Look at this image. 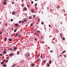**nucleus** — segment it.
Listing matches in <instances>:
<instances>
[{"label":"nucleus","instance_id":"63","mask_svg":"<svg viewBox=\"0 0 67 67\" xmlns=\"http://www.w3.org/2000/svg\"><path fill=\"white\" fill-rule=\"evenodd\" d=\"M66 15H67V14H65V16H66Z\"/></svg>","mask_w":67,"mask_h":67},{"label":"nucleus","instance_id":"54","mask_svg":"<svg viewBox=\"0 0 67 67\" xmlns=\"http://www.w3.org/2000/svg\"><path fill=\"white\" fill-rule=\"evenodd\" d=\"M50 52H51V53H52V52H53L51 50Z\"/></svg>","mask_w":67,"mask_h":67},{"label":"nucleus","instance_id":"18","mask_svg":"<svg viewBox=\"0 0 67 67\" xmlns=\"http://www.w3.org/2000/svg\"><path fill=\"white\" fill-rule=\"evenodd\" d=\"M17 48H16V47H15V48H14V50H16V49Z\"/></svg>","mask_w":67,"mask_h":67},{"label":"nucleus","instance_id":"5","mask_svg":"<svg viewBox=\"0 0 67 67\" xmlns=\"http://www.w3.org/2000/svg\"><path fill=\"white\" fill-rule=\"evenodd\" d=\"M36 57H37V58H38L39 56L38 55H36V56H35Z\"/></svg>","mask_w":67,"mask_h":67},{"label":"nucleus","instance_id":"13","mask_svg":"<svg viewBox=\"0 0 67 67\" xmlns=\"http://www.w3.org/2000/svg\"><path fill=\"white\" fill-rule=\"evenodd\" d=\"M65 52H66L65 51H64L62 53V54H64V53H65Z\"/></svg>","mask_w":67,"mask_h":67},{"label":"nucleus","instance_id":"20","mask_svg":"<svg viewBox=\"0 0 67 67\" xmlns=\"http://www.w3.org/2000/svg\"><path fill=\"white\" fill-rule=\"evenodd\" d=\"M15 14V12H13L12 13V14Z\"/></svg>","mask_w":67,"mask_h":67},{"label":"nucleus","instance_id":"24","mask_svg":"<svg viewBox=\"0 0 67 67\" xmlns=\"http://www.w3.org/2000/svg\"><path fill=\"white\" fill-rule=\"evenodd\" d=\"M33 24H31L30 25V26H33Z\"/></svg>","mask_w":67,"mask_h":67},{"label":"nucleus","instance_id":"36","mask_svg":"<svg viewBox=\"0 0 67 67\" xmlns=\"http://www.w3.org/2000/svg\"><path fill=\"white\" fill-rule=\"evenodd\" d=\"M41 24H42V25H43V24H44V23L43 22H41Z\"/></svg>","mask_w":67,"mask_h":67},{"label":"nucleus","instance_id":"58","mask_svg":"<svg viewBox=\"0 0 67 67\" xmlns=\"http://www.w3.org/2000/svg\"><path fill=\"white\" fill-rule=\"evenodd\" d=\"M22 2H23L24 1V0H22Z\"/></svg>","mask_w":67,"mask_h":67},{"label":"nucleus","instance_id":"43","mask_svg":"<svg viewBox=\"0 0 67 67\" xmlns=\"http://www.w3.org/2000/svg\"><path fill=\"white\" fill-rule=\"evenodd\" d=\"M49 27H51V25H49Z\"/></svg>","mask_w":67,"mask_h":67},{"label":"nucleus","instance_id":"11","mask_svg":"<svg viewBox=\"0 0 67 67\" xmlns=\"http://www.w3.org/2000/svg\"><path fill=\"white\" fill-rule=\"evenodd\" d=\"M19 53H20V51H18L17 52V54L18 55H19Z\"/></svg>","mask_w":67,"mask_h":67},{"label":"nucleus","instance_id":"48","mask_svg":"<svg viewBox=\"0 0 67 67\" xmlns=\"http://www.w3.org/2000/svg\"><path fill=\"white\" fill-rule=\"evenodd\" d=\"M2 32L1 31L0 32V34H2Z\"/></svg>","mask_w":67,"mask_h":67},{"label":"nucleus","instance_id":"60","mask_svg":"<svg viewBox=\"0 0 67 67\" xmlns=\"http://www.w3.org/2000/svg\"><path fill=\"white\" fill-rule=\"evenodd\" d=\"M1 24V22H0V25Z\"/></svg>","mask_w":67,"mask_h":67},{"label":"nucleus","instance_id":"4","mask_svg":"<svg viewBox=\"0 0 67 67\" xmlns=\"http://www.w3.org/2000/svg\"><path fill=\"white\" fill-rule=\"evenodd\" d=\"M15 26H19V24H15Z\"/></svg>","mask_w":67,"mask_h":67},{"label":"nucleus","instance_id":"30","mask_svg":"<svg viewBox=\"0 0 67 67\" xmlns=\"http://www.w3.org/2000/svg\"><path fill=\"white\" fill-rule=\"evenodd\" d=\"M18 37L19 38H20V37H21V36H20V35H19Z\"/></svg>","mask_w":67,"mask_h":67},{"label":"nucleus","instance_id":"19","mask_svg":"<svg viewBox=\"0 0 67 67\" xmlns=\"http://www.w3.org/2000/svg\"><path fill=\"white\" fill-rule=\"evenodd\" d=\"M51 63H52V61H49V64H51Z\"/></svg>","mask_w":67,"mask_h":67},{"label":"nucleus","instance_id":"12","mask_svg":"<svg viewBox=\"0 0 67 67\" xmlns=\"http://www.w3.org/2000/svg\"><path fill=\"white\" fill-rule=\"evenodd\" d=\"M47 66H50V65H49V64L48 63L47 64Z\"/></svg>","mask_w":67,"mask_h":67},{"label":"nucleus","instance_id":"45","mask_svg":"<svg viewBox=\"0 0 67 67\" xmlns=\"http://www.w3.org/2000/svg\"><path fill=\"white\" fill-rule=\"evenodd\" d=\"M40 21V19H38V22Z\"/></svg>","mask_w":67,"mask_h":67},{"label":"nucleus","instance_id":"34","mask_svg":"<svg viewBox=\"0 0 67 67\" xmlns=\"http://www.w3.org/2000/svg\"><path fill=\"white\" fill-rule=\"evenodd\" d=\"M37 32L38 33H40V31L37 30Z\"/></svg>","mask_w":67,"mask_h":67},{"label":"nucleus","instance_id":"32","mask_svg":"<svg viewBox=\"0 0 67 67\" xmlns=\"http://www.w3.org/2000/svg\"><path fill=\"white\" fill-rule=\"evenodd\" d=\"M36 16V15H34V16H33V18H35V16Z\"/></svg>","mask_w":67,"mask_h":67},{"label":"nucleus","instance_id":"28","mask_svg":"<svg viewBox=\"0 0 67 67\" xmlns=\"http://www.w3.org/2000/svg\"><path fill=\"white\" fill-rule=\"evenodd\" d=\"M1 64H4V63L3 62H1Z\"/></svg>","mask_w":67,"mask_h":67},{"label":"nucleus","instance_id":"22","mask_svg":"<svg viewBox=\"0 0 67 67\" xmlns=\"http://www.w3.org/2000/svg\"><path fill=\"white\" fill-rule=\"evenodd\" d=\"M9 41H12V39H9Z\"/></svg>","mask_w":67,"mask_h":67},{"label":"nucleus","instance_id":"51","mask_svg":"<svg viewBox=\"0 0 67 67\" xmlns=\"http://www.w3.org/2000/svg\"><path fill=\"white\" fill-rule=\"evenodd\" d=\"M35 5H36V6H37V3H36L35 4Z\"/></svg>","mask_w":67,"mask_h":67},{"label":"nucleus","instance_id":"7","mask_svg":"<svg viewBox=\"0 0 67 67\" xmlns=\"http://www.w3.org/2000/svg\"><path fill=\"white\" fill-rule=\"evenodd\" d=\"M8 51H12V49L11 48H8Z\"/></svg>","mask_w":67,"mask_h":67},{"label":"nucleus","instance_id":"38","mask_svg":"<svg viewBox=\"0 0 67 67\" xmlns=\"http://www.w3.org/2000/svg\"><path fill=\"white\" fill-rule=\"evenodd\" d=\"M65 38H64V37H63V40H65Z\"/></svg>","mask_w":67,"mask_h":67},{"label":"nucleus","instance_id":"31","mask_svg":"<svg viewBox=\"0 0 67 67\" xmlns=\"http://www.w3.org/2000/svg\"><path fill=\"white\" fill-rule=\"evenodd\" d=\"M21 22V21H19V24H20Z\"/></svg>","mask_w":67,"mask_h":67},{"label":"nucleus","instance_id":"56","mask_svg":"<svg viewBox=\"0 0 67 67\" xmlns=\"http://www.w3.org/2000/svg\"><path fill=\"white\" fill-rule=\"evenodd\" d=\"M42 43H43V44H44V42L42 41Z\"/></svg>","mask_w":67,"mask_h":67},{"label":"nucleus","instance_id":"8","mask_svg":"<svg viewBox=\"0 0 67 67\" xmlns=\"http://www.w3.org/2000/svg\"><path fill=\"white\" fill-rule=\"evenodd\" d=\"M7 65L5 64H4L3 65V67H7Z\"/></svg>","mask_w":67,"mask_h":67},{"label":"nucleus","instance_id":"37","mask_svg":"<svg viewBox=\"0 0 67 67\" xmlns=\"http://www.w3.org/2000/svg\"><path fill=\"white\" fill-rule=\"evenodd\" d=\"M12 4H14V2H12Z\"/></svg>","mask_w":67,"mask_h":67},{"label":"nucleus","instance_id":"50","mask_svg":"<svg viewBox=\"0 0 67 67\" xmlns=\"http://www.w3.org/2000/svg\"><path fill=\"white\" fill-rule=\"evenodd\" d=\"M37 62H38L39 61H40V60H39V59H37Z\"/></svg>","mask_w":67,"mask_h":67},{"label":"nucleus","instance_id":"35","mask_svg":"<svg viewBox=\"0 0 67 67\" xmlns=\"http://www.w3.org/2000/svg\"><path fill=\"white\" fill-rule=\"evenodd\" d=\"M27 7H28V8H29L30 6L29 5H28V4H27Z\"/></svg>","mask_w":67,"mask_h":67},{"label":"nucleus","instance_id":"55","mask_svg":"<svg viewBox=\"0 0 67 67\" xmlns=\"http://www.w3.org/2000/svg\"><path fill=\"white\" fill-rule=\"evenodd\" d=\"M28 56H29V57H30V54H28Z\"/></svg>","mask_w":67,"mask_h":67},{"label":"nucleus","instance_id":"9","mask_svg":"<svg viewBox=\"0 0 67 67\" xmlns=\"http://www.w3.org/2000/svg\"><path fill=\"white\" fill-rule=\"evenodd\" d=\"M29 19H32V17L31 16H30L29 18Z\"/></svg>","mask_w":67,"mask_h":67},{"label":"nucleus","instance_id":"15","mask_svg":"<svg viewBox=\"0 0 67 67\" xmlns=\"http://www.w3.org/2000/svg\"><path fill=\"white\" fill-rule=\"evenodd\" d=\"M3 54H6V52H5V51H4L3 52Z\"/></svg>","mask_w":67,"mask_h":67},{"label":"nucleus","instance_id":"46","mask_svg":"<svg viewBox=\"0 0 67 67\" xmlns=\"http://www.w3.org/2000/svg\"><path fill=\"white\" fill-rule=\"evenodd\" d=\"M31 3H32V4H33V1H32L31 2Z\"/></svg>","mask_w":67,"mask_h":67},{"label":"nucleus","instance_id":"39","mask_svg":"<svg viewBox=\"0 0 67 67\" xmlns=\"http://www.w3.org/2000/svg\"><path fill=\"white\" fill-rule=\"evenodd\" d=\"M11 22H12V21H13V19H11Z\"/></svg>","mask_w":67,"mask_h":67},{"label":"nucleus","instance_id":"17","mask_svg":"<svg viewBox=\"0 0 67 67\" xmlns=\"http://www.w3.org/2000/svg\"><path fill=\"white\" fill-rule=\"evenodd\" d=\"M24 9L25 10V11L27 10V9L26 8H25V7L24 8Z\"/></svg>","mask_w":67,"mask_h":67},{"label":"nucleus","instance_id":"41","mask_svg":"<svg viewBox=\"0 0 67 67\" xmlns=\"http://www.w3.org/2000/svg\"><path fill=\"white\" fill-rule=\"evenodd\" d=\"M43 63H45V60H44L43 61Z\"/></svg>","mask_w":67,"mask_h":67},{"label":"nucleus","instance_id":"6","mask_svg":"<svg viewBox=\"0 0 67 67\" xmlns=\"http://www.w3.org/2000/svg\"><path fill=\"white\" fill-rule=\"evenodd\" d=\"M16 66V64H14L12 66V67H14V66Z\"/></svg>","mask_w":67,"mask_h":67},{"label":"nucleus","instance_id":"29","mask_svg":"<svg viewBox=\"0 0 67 67\" xmlns=\"http://www.w3.org/2000/svg\"><path fill=\"white\" fill-rule=\"evenodd\" d=\"M21 6L22 7H24V4H21Z\"/></svg>","mask_w":67,"mask_h":67},{"label":"nucleus","instance_id":"44","mask_svg":"<svg viewBox=\"0 0 67 67\" xmlns=\"http://www.w3.org/2000/svg\"><path fill=\"white\" fill-rule=\"evenodd\" d=\"M3 62H5V60H4L3 61Z\"/></svg>","mask_w":67,"mask_h":67},{"label":"nucleus","instance_id":"49","mask_svg":"<svg viewBox=\"0 0 67 67\" xmlns=\"http://www.w3.org/2000/svg\"><path fill=\"white\" fill-rule=\"evenodd\" d=\"M8 60H6V62L8 63Z\"/></svg>","mask_w":67,"mask_h":67},{"label":"nucleus","instance_id":"57","mask_svg":"<svg viewBox=\"0 0 67 67\" xmlns=\"http://www.w3.org/2000/svg\"><path fill=\"white\" fill-rule=\"evenodd\" d=\"M53 40H55V38H53Z\"/></svg>","mask_w":67,"mask_h":67},{"label":"nucleus","instance_id":"62","mask_svg":"<svg viewBox=\"0 0 67 67\" xmlns=\"http://www.w3.org/2000/svg\"><path fill=\"white\" fill-rule=\"evenodd\" d=\"M58 8H59V7H58Z\"/></svg>","mask_w":67,"mask_h":67},{"label":"nucleus","instance_id":"64","mask_svg":"<svg viewBox=\"0 0 67 67\" xmlns=\"http://www.w3.org/2000/svg\"><path fill=\"white\" fill-rule=\"evenodd\" d=\"M26 56H27V54H26Z\"/></svg>","mask_w":67,"mask_h":67},{"label":"nucleus","instance_id":"14","mask_svg":"<svg viewBox=\"0 0 67 67\" xmlns=\"http://www.w3.org/2000/svg\"><path fill=\"white\" fill-rule=\"evenodd\" d=\"M3 4H7V2H3Z\"/></svg>","mask_w":67,"mask_h":67},{"label":"nucleus","instance_id":"23","mask_svg":"<svg viewBox=\"0 0 67 67\" xmlns=\"http://www.w3.org/2000/svg\"><path fill=\"white\" fill-rule=\"evenodd\" d=\"M16 36H18V35H19V33H16Z\"/></svg>","mask_w":67,"mask_h":67},{"label":"nucleus","instance_id":"53","mask_svg":"<svg viewBox=\"0 0 67 67\" xmlns=\"http://www.w3.org/2000/svg\"><path fill=\"white\" fill-rule=\"evenodd\" d=\"M24 23V21H22L21 22V23Z\"/></svg>","mask_w":67,"mask_h":67},{"label":"nucleus","instance_id":"26","mask_svg":"<svg viewBox=\"0 0 67 67\" xmlns=\"http://www.w3.org/2000/svg\"><path fill=\"white\" fill-rule=\"evenodd\" d=\"M3 54H0V56H2Z\"/></svg>","mask_w":67,"mask_h":67},{"label":"nucleus","instance_id":"61","mask_svg":"<svg viewBox=\"0 0 67 67\" xmlns=\"http://www.w3.org/2000/svg\"><path fill=\"white\" fill-rule=\"evenodd\" d=\"M35 31H36V30L35 29L34 30V31H35Z\"/></svg>","mask_w":67,"mask_h":67},{"label":"nucleus","instance_id":"59","mask_svg":"<svg viewBox=\"0 0 67 67\" xmlns=\"http://www.w3.org/2000/svg\"><path fill=\"white\" fill-rule=\"evenodd\" d=\"M62 56V55H60V57H61Z\"/></svg>","mask_w":67,"mask_h":67},{"label":"nucleus","instance_id":"10","mask_svg":"<svg viewBox=\"0 0 67 67\" xmlns=\"http://www.w3.org/2000/svg\"><path fill=\"white\" fill-rule=\"evenodd\" d=\"M7 38L5 37L4 38V41H7Z\"/></svg>","mask_w":67,"mask_h":67},{"label":"nucleus","instance_id":"52","mask_svg":"<svg viewBox=\"0 0 67 67\" xmlns=\"http://www.w3.org/2000/svg\"><path fill=\"white\" fill-rule=\"evenodd\" d=\"M26 20H24V22H26Z\"/></svg>","mask_w":67,"mask_h":67},{"label":"nucleus","instance_id":"3","mask_svg":"<svg viewBox=\"0 0 67 67\" xmlns=\"http://www.w3.org/2000/svg\"><path fill=\"white\" fill-rule=\"evenodd\" d=\"M13 53H12L9 54V55L10 56H13Z\"/></svg>","mask_w":67,"mask_h":67},{"label":"nucleus","instance_id":"21","mask_svg":"<svg viewBox=\"0 0 67 67\" xmlns=\"http://www.w3.org/2000/svg\"><path fill=\"white\" fill-rule=\"evenodd\" d=\"M16 31H17V30H16V29H15V30H14V32H16Z\"/></svg>","mask_w":67,"mask_h":67},{"label":"nucleus","instance_id":"33","mask_svg":"<svg viewBox=\"0 0 67 67\" xmlns=\"http://www.w3.org/2000/svg\"><path fill=\"white\" fill-rule=\"evenodd\" d=\"M42 54H41V58H42Z\"/></svg>","mask_w":67,"mask_h":67},{"label":"nucleus","instance_id":"25","mask_svg":"<svg viewBox=\"0 0 67 67\" xmlns=\"http://www.w3.org/2000/svg\"><path fill=\"white\" fill-rule=\"evenodd\" d=\"M64 57H66V55L65 54L64 55Z\"/></svg>","mask_w":67,"mask_h":67},{"label":"nucleus","instance_id":"27","mask_svg":"<svg viewBox=\"0 0 67 67\" xmlns=\"http://www.w3.org/2000/svg\"><path fill=\"white\" fill-rule=\"evenodd\" d=\"M60 35L61 37H62V34L60 33Z\"/></svg>","mask_w":67,"mask_h":67},{"label":"nucleus","instance_id":"47","mask_svg":"<svg viewBox=\"0 0 67 67\" xmlns=\"http://www.w3.org/2000/svg\"><path fill=\"white\" fill-rule=\"evenodd\" d=\"M4 25H8V24H7L6 23H5L4 24Z\"/></svg>","mask_w":67,"mask_h":67},{"label":"nucleus","instance_id":"1","mask_svg":"<svg viewBox=\"0 0 67 67\" xmlns=\"http://www.w3.org/2000/svg\"><path fill=\"white\" fill-rule=\"evenodd\" d=\"M31 11L32 13H34V11H35V9L34 8L31 9Z\"/></svg>","mask_w":67,"mask_h":67},{"label":"nucleus","instance_id":"16","mask_svg":"<svg viewBox=\"0 0 67 67\" xmlns=\"http://www.w3.org/2000/svg\"><path fill=\"white\" fill-rule=\"evenodd\" d=\"M34 65H35V64H31V66H34Z\"/></svg>","mask_w":67,"mask_h":67},{"label":"nucleus","instance_id":"40","mask_svg":"<svg viewBox=\"0 0 67 67\" xmlns=\"http://www.w3.org/2000/svg\"><path fill=\"white\" fill-rule=\"evenodd\" d=\"M6 58L7 59H8V60H9V57H6Z\"/></svg>","mask_w":67,"mask_h":67},{"label":"nucleus","instance_id":"2","mask_svg":"<svg viewBox=\"0 0 67 67\" xmlns=\"http://www.w3.org/2000/svg\"><path fill=\"white\" fill-rule=\"evenodd\" d=\"M34 39L35 42H36L37 41V38H34Z\"/></svg>","mask_w":67,"mask_h":67},{"label":"nucleus","instance_id":"42","mask_svg":"<svg viewBox=\"0 0 67 67\" xmlns=\"http://www.w3.org/2000/svg\"><path fill=\"white\" fill-rule=\"evenodd\" d=\"M5 2H6L7 0H3Z\"/></svg>","mask_w":67,"mask_h":67}]
</instances>
